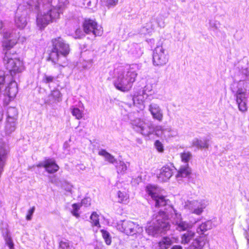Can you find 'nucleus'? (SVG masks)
I'll list each match as a JSON object with an SVG mask.
<instances>
[{"mask_svg":"<svg viewBox=\"0 0 249 249\" xmlns=\"http://www.w3.org/2000/svg\"><path fill=\"white\" fill-rule=\"evenodd\" d=\"M52 49L48 53L46 60L53 65L65 67L68 63L67 56L70 53L69 44L61 36L51 39Z\"/></svg>","mask_w":249,"mask_h":249,"instance_id":"1","label":"nucleus"},{"mask_svg":"<svg viewBox=\"0 0 249 249\" xmlns=\"http://www.w3.org/2000/svg\"><path fill=\"white\" fill-rule=\"evenodd\" d=\"M137 76V73L136 71L130 69L125 75L122 74L117 76L114 82V86L116 89L121 91L127 92L132 88Z\"/></svg>","mask_w":249,"mask_h":249,"instance_id":"2","label":"nucleus"},{"mask_svg":"<svg viewBox=\"0 0 249 249\" xmlns=\"http://www.w3.org/2000/svg\"><path fill=\"white\" fill-rule=\"evenodd\" d=\"M4 61L5 68L9 71L12 79L17 73L21 72L24 69L23 62L19 58H13L11 56H5Z\"/></svg>","mask_w":249,"mask_h":249,"instance_id":"3","label":"nucleus"},{"mask_svg":"<svg viewBox=\"0 0 249 249\" xmlns=\"http://www.w3.org/2000/svg\"><path fill=\"white\" fill-rule=\"evenodd\" d=\"M118 229L122 232H123L129 235H134L140 233L142 231V228L138 224L127 220H123L118 225Z\"/></svg>","mask_w":249,"mask_h":249,"instance_id":"4","label":"nucleus"},{"mask_svg":"<svg viewBox=\"0 0 249 249\" xmlns=\"http://www.w3.org/2000/svg\"><path fill=\"white\" fill-rule=\"evenodd\" d=\"M82 27L86 34L92 33L95 36H101L103 34V29L95 19L86 18L83 20Z\"/></svg>","mask_w":249,"mask_h":249,"instance_id":"5","label":"nucleus"},{"mask_svg":"<svg viewBox=\"0 0 249 249\" xmlns=\"http://www.w3.org/2000/svg\"><path fill=\"white\" fill-rule=\"evenodd\" d=\"M18 92V86L17 83L14 79L6 87L4 90L3 104L8 105L10 102L14 99Z\"/></svg>","mask_w":249,"mask_h":249,"instance_id":"6","label":"nucleus"},{"mask_svg":"<svg viewBox=\"0 0 249 249\" xmlns=\"http://www.w3.org/2000/svg\"><path fill=\"white\" fill-rule=\"evenodd\" d=\"M168 61V56L161 46H158L154 50L153 63L155 66H162Z\"/></svg>","mask_w":249,"mask_h":249,"instance_id":"7","label":"nucleus"},{"mask_svg":"<svg viewBox=\"0 0 249 249\" xmlns=\"http://www.w3.org/2000/svg\"><path fill=\"white\" fill-rule=\"evenodd\" d=\"M156 223H154L157 229L169 230L170 227L168 222L169 216L166 213L160 210L155 216Z\"/></svg>","mask_w":249,"mask_h":249,"instance_id":"8","label":"nucleus"},{"mask_svg":"<svg viewBox=\"0 0 249 249\" xmlns=\"http://www.w3.org/2000/svg\"><path fill=\"white\" fill-rule=\"evenodd\" d=\"M175 167L173 164H166L163 166L157 174L158 179L161 182H165L170 179L173 176Z\"/></svg>","mask_w":249,"mask_h":249,"instance_id":"9","label":"nucleus"},{"mask_svg":"<svg viewBox=\"0 0 249 249\" xmlns=\"http://www.w3.org/2000/svg\"><path fill=\"white\" fill-rule=\"evenodd\" d=\"M18 43V39H5L2 41V46L5 52V56H11L17 54V51L12 50Z\"/></svg>","mask_w":249,"mask_h":249,"instance_id":"10","label":"nucleus"},{"mask_svg":"<svg viewBox=\"0 0 249 249\" xmlns=\"http://www.w3.org/2000/svg\"><path fill=\"white\" fill-rule=\"evenodd\" d=\"M48 16L46 12L37 15L36 23L37 26L40 30L44 29L47 26L52 23Z\"/></svg>","mask_w":249,"mask_h":249,"instance_id":"11","label":"nucleus"},{"mask_svg":"<svg viewBox=\"0 0 249 249\" xmlns=\"http://www.w3.org/2000/svg\"><path fill=\"white\" fill-rule=\"evenodd\" d=\"M149 110L154 119L160 122L163 119V114L160 107L156 104H151L149 107Z\"/></svg>","mask_w":249,"mask_h":249,"instance_id":"12","label":"nucleus"},{"mask_svg":"<svg viewBox=\"0 0 249 249\" xmlns=\"http://www.w3.org/2000/svg\"><path fill=\"white\" fill-rule=\"evenodd\" d=\"M46 13L52 23L56 21L60 18V9L59 7H52Z\"/></svg>","mask_w":249,"mask_h":249,"instance_id":"13","label":"nucleus"},{"mask_svg":"<svg viewBox=\"0 0 249 249\" xmlns=\"http://www.w3.org/2000/svg\"><path fill=\"white\" fill-rule=\"evenodd\" d=\"M45 166L46 171L50 174H53L57 172L59 168L55 161L51 159L45 160Z\"/></svg>","mask_w":249,"mask_h":249,"instance_id":"14","label":"nucleus"},{"mask_svg":"<svg viewBox=\"0 0 249 249\" xmlns=\"http://www.w3.org/2000/svg\"><path fill=\"white\" fill-rule=\"evenodd\" d=\"M192 173L191 169L188 164L181 166L178 170L176 175L177 178L188 177Z\"/></svg>","mask_w":249,"mask_h":249,"instance_id":"15","label":"nucleus"},{"mask_svg":"<svg viewBox=\"0 0 249 249\" xmlns=\"http://www.w3.org/2000/svg\"><path fill=\"white\" fill-rule=\"evenodd\" d=\"M152 200L155 201V206L156 208L164 207L166 206L169 201L166 196L160 194V193L154 197Z\"/></svg>","mask_w":249,"mask_h":249,"instance_id":"16","label":"nucleus"},{"mask_svg":"<svg viewBox=\"0 0 249 249\" xmlns=\"http://www.w3.org/2000/svg\"><path fill=\"white\" fill-rule=\"evenodd\" d=\"M206 239L202 237H199L194 239L188 249H202L205 246Z\"/></svg>","mask_w":249,"mask_h":249,"instance_id":"17","label":"nucleus"},{"mask_svg":"<svg viewBox=\"0 0 249 249\" xmlns=\"http://www.w3.org/2000/svg\"><path fill=\"white\" fill-rule=\"evenodd\" d=\"M195 232L191 230H188L181 235L180 243L183 245L188 244L195 237Z\"/></svg>","mask_w":249,"mask_h":249,"instance_id":"18","label":"nucleus"},{"mask_svg":"<svg viewBox=\"0 0 249 249\" xmlns=\"http://www.w3.org/2000/svg\"><path fill=\"white\" fill-rule=\"evenodd\" d=\"M145 190L152 199L160 193L159 188L155 185L148 184L146 186Z\"/></svg>","mask_w":249,"mask_h":249,"instance_id":"19","label":"nucleus"},{"mask_svg":"<svg viewBox=\"0 0 249 249\" xmlns=\"http://www.w3.org/2000/svg\"><path fill=\"white\" fill-rule=\"evenodd\" d=\"M209 140L207 139L204 140L196 139L193 142L192 145L198 149H207L209 148Z\"/></svg>","mask_w":249,"mask_h":249,"instance_id":"20","label":"nucleus"},{"mask_svg":"<svg viewBox=\"0 0 249 249\" xmlns=\"http://www.w3.org/2000/svg\"><path fill=\"white\" fill-rule=\"evenodd\" d=\"M194 207L192 213L199 215L203 213L206 205L201 202L196 201L194 203Z\"/></svg>","mask_w":249,"mask_h":249,"instance_id":"21","label":"nucleus"},{"mask_svg":"<svg viewBox=\"0 0 249 249\" xmlns=\"http://www.w3.org/2000/svg\"><path fill=\"white\" fill-rule=\"evenodd\" d=\"M172 243V240L170 237L164 236L158 242V246L160 249H168Z\"/></svg>","mask_w":249,"mask_h":249,"instance_id":"22","label":"nucleus"},{"mask_svg":"<svg viewBox=\"0 0 249 249\" xmlns=\"http://www.w3.org/2000/svg\"><path fill=\"white\" fill-rule=\"evenodd\" d=\"M98 155L105 157L106 160L109 163H114L116 161V160L113 156L107 152L105 149H101L98 152Z\"/></svg>","mask_w":249,"mask_h":249,"instance_id":"23","label":"nucleus"},{"mask_svg":"<svg viewBox=\"0 0 249 249\" xmlns=\"http://www.w3.org/2000/svg\"><path fill=\"white\" fill-rule=\"evenodd\" d=\"M117 196L119 203L125 204L129 202V196L126 192L119 191L117 193Z\"/></svg>","mask_w":249,"mask_h":249,"instance_id":"24","label":"nucleus"},{"mask_svg":"<svg viewBox=\"0 0 249 249\" xmlns=\"http://www.w3.org/2000/svg\"><path fill=\"white\" fill-rule=\"evenodd\" d=\"M85 201H87V199H83L81 203H73L72 205V210L71 211V213L75 217H79L80 214L78 211L82 207V203H84Z\"/></svg>","mask_w":249,"mask_h":249,"instance_id":"25","label":"nucleus"},{"mask_svg":"<svg viewBox=\"0 0 249 249\" xmlns=\"http://www.w3.org/2000/svg\"><path fill=\"white\" fill-rule=\"evenodd\" d=\"M90 223L92 227H97V228H100L101 225L99 222V216L96 212H93L92 213L90 216Z\"/></svg>","mask_w":249,"mask_h":249,"instance_id":"26","label":"nucleus"},{"mask_svg":"<svg viewBox=\"0 0 249 249\" xmlns=\"http://www.w3.org/2000/svg\"><path fill=\"white\" fill-rule=\"evenodd\" d=\"M176 225L177 226V229L179 231H187L188 229L191 227L188 222L182 220L177 222Z\"/></svg>","mask_w":249,"mask_h":249,"instance_id":"27","label":"nucleus"},{"mask_svg":"<svg viewBox=\"0 0 249 249\" xmlns=\"http://www.w3.org/2000/svg\"><path fill=\"white\" fill-rule=\"evenodd\" d=\"M50 100L53 102H58L61 97V94L58 90H53L49 96Z\"/></svg>","mask_w":249,"mask_h":249,"instance_id":"28","label":"nucleus"},{"mask_svg":"<svg viewBox=\"0 0 249 249\" xmlns=\"http://www.w3.org/2000/svg\"><path fill=\"white\" fill-rule=\"evenodd\" d=\"M3 236L6 244L8 246L9 249H14V245L9 232L6 231L5 233H3Z\"/></svg>","mask_w":249,"mask_h":249,"instance_id":"29","label":"nucleus"},{"mask_svg":"<svg viewBox=\"0 0 249 249\" xmlns=\"http://www.w3.org/2000/svg\"><path fill=\"white\" fill-rule=\"evenodd\" d=\"M6 153L5 149L0 145V170L3 168L6 159Z\"/></svg>","mask_w":249,"mask_h":249,"instance_id":"30","label":"nucleus"},{"mask_svg":"<svg viewBox=\"0 0 249 249\" xmlns=\"http://www.w3.org/2000/svg\"><path fill=\"white\" fill-rule=\"evenodd\" d=\"M236 101L247 100L246 92L242 89H239L235 94Z\"/></svg>","mask_w":249,"mask_h":249,"instance_id":"31","label":"nucleus"},{"mask_svg":"<svg viewBox=\"0 0 249 249\" xmlns=\"http://www.w3.org/2000/svg\"><path fill=\"white\" fill-rule=\"evenodd\" d=\"M15 23L17 26L19 28H23L27 24L25 18L21 16L16 18Z\"/></svg>","mask_w":249,"mask_h":249,"instance_id":"32","label":"nucleus"},{"mask_svg":"<svg viewBox=\"0 0 249 249\" xmlns=\"http://www.w3.org/2000/svg\"><path fill=\"white\" fill-rule=\"evenodd\" d=\"M101 232L106 244L107 245H110L111 243V238L109 233L103 229L101 230Z\"/></svg>","mask_w":249,"mask_h":249,"instance_id":"33","label":"nucleus"},{"mask_svg":"<svg viewBox=\"0 0 249 249\" xmlns=\"http://www.w3.org/2000/svg\"><path fill=\"white\" fill-rule=\"evenodd\" d=\"M181 161L187 163L192 157V154L189 151H184L180 154Z\"/></svg>","mask_w":249,"mask_h":249,"instance_id":"34","label":"nucleus"},{"mask_svg":"<svg viewBox=\"0 0 249 249\" xmlns=\"http://www.w3.org/2000/svg\"><path fill=\"white\" fill-rule=\"evenodd\" d=\"M247 102V100H240L236 101L238 109L240 111L242 112H245L248 110Z\"/></svg>","mask_w":249,"mask_h":249,"instance_id":"35","label":"nucleus"},{"mask_svg":"<svg viewBox=\"0 0 249 249\" xmlns=\"http://www.w3.org/2000/svg\"><path fill=\"white\" fill-rule=\"evenodd\" d=\"M71 113L77 119H81L83 117L82 112L77 107L72 108Z\"/></svg>","mask_w":249,"mask_h":249,"instance_id":"36","label":"nucleus"},{"mask_svg":"<svg viewBox=\"0 0 249 249\" xmlns=\"http://www.w3.org/2000/svg\"><path fill=\"white\" fill-rule=\"evenodd\" d=\"M118 0H103L105 6L108 8L113 7L118 3Z\"/></svg>","mask_w":249,"mask_h":249,"instance_id":"37","label":"nucleus"},{"mask_svg":"<svg viewBox=\"0 0 249 249\" xmlns=\"http://www.w3.org/2000/svg\"><path fill=\"white\" fill-rule=\"evenodd\" d=\"M55 77L54 76L45 74L42 78V82L47 84L53 83Z\"/></svg>","mask_w":249,"mask_h":249,"instance_id":"38","label":"nucleus"},{"mask_svg":"<svg viewBox=\"0 0 249 249\" xmlns=\"http://www.w3.org/2000/svg\"><path fill=\"white\" fill-rule=\"evenodd\" d=\"M208 230L207 225L206 223L201 224L197 229V232L200 234H204Z\"/></svg>","mask_w":249,"mask_h":249,"instance_id":"39","label":"nucleus"},{"mask_svg":"<svg viewBox=\"0 0 249 249\" xmlns=\"http://www.w3.org/2000/svg\"><path fill=\"white\" fill-rule=\"evenodd\" d=\"M59 249H70L69 242L67 240L60 241L59 243Z\"/></svg>","mask_w":249,"mask_h":249,"instance_id":"40","label":"nucleus"},{"mask_svg":"<svg viewBox=\"0 0 249 249\" xmlns=\"http://www.w3.org/2000/svg\"><path fill=\"white\" fill-rule=\"evenodd\" d=\"M156 149L160 153H162L164 151L163 144L159 140H156L154 143Z\"/></svg>","mask_w":249,"mask_h":249,"instance_id":"41","label":"nucleus"},{"mask_svg":"<svg viewBox=\"0 0 249 249\" xmlns=\"http://www.w3.org/2000/svg\"><path fill=\"white\" fill-rule=\"evenodd\" d=\"M35 210V207L33 206L28 211L27 215L26 216V219L27 220H30L32 219V215Z\"/></svg>","mask_w":249,"mask_h":249,"instance_id":"42","label":"nucleus"},{"mask_svg":"<svg viewBox=\"0 0 249 249\" xmlns=\"http://www.w3.org/2000/svg\"><path fill=\"white\" fill-rule=\"evenodd\" d=\"M5 82V76L4 75H0V92L1 89L4 86Z\"/></svg>","mask_w":249,"mask_h":249,"instance_id":"43","label":"nucleus"},{"mask_svg":"<svg viewBox=\"0 0 249 249\" xmlns=\"http://www.w3.org/2000/svg\"><path fill=\"white\" fill-rule=\"evenodd\" d=\"M118 168V172L122 173V172H124L126 170V166L125 165L122 164L120 165L119 166H117Z\"/></svg>","mask_w":249,"mask_h":249,"instance_id":"44","label":"nucleus"},{"mask_svg":"<svg viewBox=\"0 0 249 249\" xmlns=\"http://www.w3.org/2000/svg\"><path fill=\"white\" fill-rule=\"evenodd\" d=\"M36 166L38 167H44L45 169L46 168L45 166V160L43 162H40L36 165Z\"/></svg>","mask_w":249,"mask_h":249,"instance_id":"45","label":"nucleus"},{"mask_svg":"<svg viewBox=\"0 0 249 249\" xmlns=\"http://www.w3.org/2000/svg\"><path fill=\"white\" fill-rule=\"evenodd\" d=\"M171 249H182V247L180 245H175Z\"/></svg>","mask_w":249,"mask_h":249,"instance_id":"46","label":"nucleus"},{"mask_svg":"<svg viewBox=\"0 0 249 249\" xmlns=\"http://www.w3.org/2000/svg\"><path fill=\"white\" fill-rule=\"evenodd\" d=\"M3 111L0 108V121H1L3 119Z\"/></svg>","mask_w":249,"mask_h":249,"instance_id":"47","label":"nucleus"},{"mask_svg":"<svg viewBox=\"0 0 249 249\" xmlns=\"http://www.w3.org/2000/svg\"><path fill=\"white\" fill-rule=\"evenodd\" d=\"M246 239L247 240V243L249 245V235H247L246 236Z\"/></svg>","mask_w":249,"mask_h":249,"instance_id":"48","label":"nucleus"},{"mask_svg":"<svg viewBox=\"0 0 249 249\" xmlns=\"http://www.w3.org/2000/svg\"><path fill=\"white\" fill-rule=\"evenodd\" d=\"M43 2H45L46 1H48L49 3L51 4L52 3V0H42Z\"/></svg>","mask_w":249,"mask_h":249,"instance_id":"49","label":"nucleus"},{"mask_svg":"<svg viewBox=\"0 0 249 249\" xmlns=\"http://www.w3.org/2000/svg\"><path fill=\"white\" fill-rule=\"evenodd\" d=\"M81 30L80 29H77L76 31H75V33H81Z\"/></svg>","mask_w":249,"mask_h":249,"instance_id":"50","label":"nucleus"},{"mask_svg":"<svg viewBox=\"0 0 249 249\" xmlns=\"http://www.w3.org/2000/svg\"><path fill=\"white\" fill-rule=\"evenodd\" d=\"M0 25H2V22L1 21H0Z\"/></svg>","mask_w":249,"mask_h":249,"instance_id":"51","label":"nucleus"}]
</instances>
